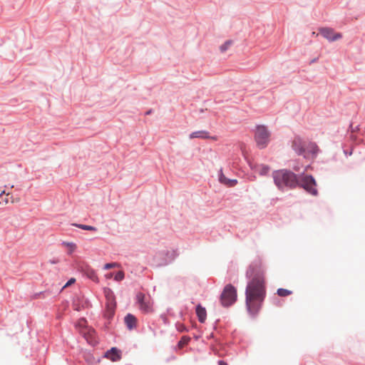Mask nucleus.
Wrapping results in <instances>:
<instances>
[{
  "mask_svg": "<svg viewBox=\"0 0 365 365\" xmlns=\"http://www.w3.org/2000/svg\"><path fill=\"white\" fill-rule=\"evenodd\" d=\"M251 169L260 175H266L270 170V168L263 164H250Z\"/></svg>",
  "mask_w": 365,
  "mask_h": 365,
  "instance_id": "9b49d317",
  "label": "nucleus"
},
{
  "mask_svg": "<svg viewBox=\"0 0 365 365\" xmlns=\"http://www.w3.org/2000/svg\"><path fill=\"white\" fill-rule=\"evenodd\" d=\"M298 185L312 195H317L318 193L316 181L312 175H304L299 179Z\"/></svg>",
  "mask_w": 365,
  "mask_h": 365,
  "instance_id": "423d86ee",
  "label": "nucleus"
},
{
  "mask_svg": "<svg viewBox=\"0 0 365 365\" xmlns=\"http://www.w3.org/2000/svg\"><path fill=\"white\" fill-rule=\"evenodd\" d=\"M190 341V337L188 336H182L180 341L178 342L179 348H182L185 345L187 344Z\"/></svg>",
  "mask_w": 365,
  "mask_h": 365,
  "instance_id": "4be33fe9",
  "label": "nucleus"
},
{
  "mask_svg": "<svg viewBox=\"0 0 365 365\" xmlns=\"http://www.w3.org/2000/svg\"><path fill=\"white\" fill-rule=\"evenodd\" d=\"M73 226L79 227L84 230L96 231L97 228L90 225H81V224H73Z\"/></svg>",
  "mask_w": 365,
  "mask_h": 365,
  "instance_id": "aec40b11",
  "label": "nucleus"
},
{
  "mask_svg": "<svg viewBox=\"0 0 365 365\" xmlns=\"http://www.w3.org/2000/svg\"><path fill=\"white\" fill-rule=\"evenodd\" d=\"M270 133L264 125H257L255 132V140L259 148H266L269 142Z\"/></svg>",
  "mask_w": 365,
  "mask_h": 365,
  "instance_id": "20e7f679",
  "label": "nucleus"
},
{
  "mask_svg": "<svg viewBox=\"0 0 365 365\" xmlns=\"http://www.w3.org/2000/svg\"><path fill=\"white\" fill-rule=\"evenodd\" d=\"M106 277H107L108 278H110V277H112V274H110L107 275Z\"/></svg>",
  "mask_w": 365,
  "mask_h": 365,
  "instance_id": "7c9ffc66",
  "label": "nucleus"
},
{
  "mask_svg": "<svg viewBox=\"0 0 365 365\" xmlns=\"http://www.w3.org/2000/svg\"><path fill=\"white\" fill-rule=\"evenodd\" d=\"M109 290L108 293H106V296L107 297V304H106V311L105 312V316L107 318H110L113 316L115 312V302H114V297L112 293H110Z\"/></svg>",
  "mask_w": 365,
  "mask_h": 365,
  "instance_id": "1a4fd4ad",
  "label": "nucleus"
},
{
  "mask_svg": "<svg viewBox=\"0 0 365 365\" xmlns=\"http://www.w3.org/2000/svg\"><path fill=\"white\" fill-rule=\"evenodd\" d=\"M292 148L299 154L304 155V158H309L308 153H306L304 143L299 138H295L292 142Z\"/></svg>",
  "mask_w": 365,
  "mask_h": 365,
  "instance_id": "9d476101",
  "label": "nucleus"
},
{
  "mask_svg": "<svg viewBox=\"0 0 365 365\" xmlns=\"http://www.w3.org/2000/svg\"><path fill=\"white\" fill-rule=\"evenodd\" d=\"M219 365H228L225 361H219L218 362Z\"/></svg>",
  "mask_w": 365,
  "mask_h": 365,
  "instance_id": "cd10ccee",
  "label": "nucleus"
},
{
  "mask_svg": "<svg viewBox=\"0 0 365 365\" xmlns=\"http://www.w3.org/2000/svg\"><path fill=\"white\" fill-rule=\"evenodd\" d=\"M292 293V291L286 289L279 288L277 289V294L280 297H287V296L290 295Z\"/></svg>",
  "mask_w": 365,
  "mask_h": 365,
  "instance_id": "412c9836",
  "label": "nucleus"
},
{
  "mask_svg": "<svg viewBox=\"0 0 365 365\" xmlns=\"http://www.w3.org/2000/svg\"><path fill=\"white\" fill-rule=\"evenodd\" d=\"M105 356L112 361H117L120 359V351L117 348L113 347L106 353Z\"/></svg>",
  "mask_w": 365,
  "mask_h": 365,
  "instance_id": "f8f14e48",
  "label": "nucleus"
},
{
  "mask_svg": "<svg viewBox=\"0 0 365 365\" xmlns=\"http://www.w3.org/2000/svg\"><path fill=\"white\" fill-rule=\"evenodd\" d=\"M319 148L315 143H310L306 148V153L309 154V158H313L317 154Z\"/></svg>",
  "mask_w": 365,
  "mask_h": 365,
  "instance_id": "f3484780",
  "label": "nucleus"
},
{
  "mask_svg": "<svg viewBox=\"0 0 365 365\" xmlns=\"http://www.w3.org/2000/svg\"><path fill=\"white\" fill-rule=\"evenodd\" d=\"M56 262H58V261H56H56H52L51 262V263H56Z\"/></svg>",
  "mask_w": 365,
  "mask_h": 365,
  "instance_id": "2f4dec72",
  "label": "nucleus"
},
{
  "mask_svg": "<svg viewBox=\"0 0 365 365\" xmlns=\"http://www.w3.org/2000/svg\"><path fill=\"white\" fill-rule=\"evenodd\" d=\"M76 282V279L75 278H71L68 282L67 283L63 286V288H66L71 284H73V283H75Z\"/></svg>",
  "mask_w": 365,
  "mask_h": 365,
  "instance_id": "a878e982",
  "label": "nucleus"
},
{
  "mask_svg": "<svg viewBox=\"0 0 365 365\" xmlns=\"http://www.w3.org/2000/svg\"><path fill=\"white\" fill-rule=\"evenodd\" d=\"M209 134L207 131L205 130H199L192 133L190 135V138H209Z\"/></svg>",
  "mask_w": 365,
  "mask_h": 365,
  "instance_id": "a211bd4d",
  "label": "nucleus"
},
{
  "mask_svg": "<svg viewBox=\"0 0 365 365\" xmlns=\"http://www.w3.org/2000/svg\"><path fill=\"white\" fill-rule=\"evenodd\" d=\"M83 272L87 277H88L93 282H98V277L96 273V271L93 269H92L91 267H90L89 266H86L83 268Z\"/></svg>",
  "mask_w": 365,
  "mask_h": 365,
  "instance_id": "ddd939ff",
  "label": "nucleus"
},
{
  "mask_svg": "<svg viewBox=\"0 0 365 365\" xmlns=\"http://www.w3.org/2000/svg\"><path fill=\"white\" fill-rule=\"evenodd\" d=\"M123 278H124V273L122 271L118 272L115 276V279L116 281H121Z\"/></svg>",
  "mask_w": 365,
  "mask_h": 365,
  "instance_id": "b1692460",
  "label": "nucleus"
},
{
  "mask_svg": "<svg viewBox=\"0 0 365 365\" xmlns=\"http://www.w3.org/2000/svg\"><path fill=\"white\" fill-rule=\"evenodd\" d=\"M124 320L128 329L131 330L133 328L136 327L137 319L133 314H127Z\"/></svg>",
  "mask_w": 365,
  "mask_h": 365,
  "instance_id": "2eb2a0df",
  "label": "nucleus"
},
{
  "mask_svg": "<svg viewBox=\"0 0 365 365\" xmlns=\"http://www.w3.org/2000/svg\"><path fill=\"white\" fill-rule=\"evenodd\" d=\"M136 297L139 308L143 313H151L153 312V302L150 297H146L143 293H138Z\"/></svg>",
  "mask_w": 365,
  "mask_h": 365,
  "instance_id": "0eeeda50",
  "label": "nucleus"
},
{
  "mask_svg": "<svg viewBox=\"0 0 365 365\" xmlns=\"http://www.w3.org/2000/svg\"><path fill=\"white\" fill-rule=\"evenodd\" d=\"M76 327L88 343L92 344L94 341L96 332L94 329L88 327L85 319H79Z\"/></svg>",
  "mask_w": 365,
  "mask_h": 365,
  "instance_id": "39448f33",
  "label": "nucleus"
},
{
  "mask_svg": "<svg viewBox=\"0 0 365 365\" xmlns=\"http://www.w3.org/2000/svg\"><path fill=\"white\" fill-rule=\"evenodd\" d=\"M219 180L222 184H224L227 187H234L237 185V181L235 179H228L225 177V175L222 173V172H220V174L219 175Z\"/></svg>",
  "mask_w": 365,
  "mask_h": 365,
  "instance_id": "4468645a",
  "label": "nucleus"
},
{
  "mask_svg": "<svg viewBox=\"0 0 365 365\" xmlns=\"http://www.w3.org/2000/svg\"><path fill=\"white\" fill-rule=\"evenodd\" d=\"M246 275L251 279L245 291L246 306L248 312L255 315L260 309L266 294L264 270L262 262H252L248 267Z\"/></svg>",
  "mask_w": 365,
  "mask_h": 365,
  "instance_id": "f257e3e1",
  "label": "nucleus"
},
{
  "mask_svg": "<svg viewBox=\"0 0 365 365\" xmlns=\"http://www.w3.org/2000/svg\"><path fill=\"white\" fill-rule=\"evenodd\" d=\"M319 31V34L329 41H335L342 38L341 33H336L331 28L322 27Z\"/></svg>",
  "mask_w": 365,
  "mask_h": 365,
  "instance_id": "6e6552de",
  "label": "nucleus"
},
{
  "mask_svg": "<svg viewBox=\"0 0 365 365\" xmlns=\"http://www.w3.org/2000/svg\"><path fill=\"white\" fill-rule=\"evenodd\" d=\"M312 35L314 36H318V34H316L314 31H313L312 33Z\"/></svg>",
  "mask_w": 365,
  "mask_h": 365,
  "instance_id": "c85d7f7f",
  "label": "nucleus"
},
{
  "mask_svg": "<svg viewBox=\"0 0 365 365\" xmlns=\"http://www.w3.org/2000/svg\"><path fill=\"white\" fill-rule=\"evenodd\" d=\"M177 329L180 332L186 331L185 327L182 324H177Z\"/></svg>",
  "mask_w": 365,
  "mask_h": 365,
  "instance_id": "bb28decb",
  "label": "nucleus"
},
{
  "mask_svg": "<svg viewBox=\"0 0 365 365\" xmlns=\"http://www.w3.org/2000/svg\"><path fill=\"white\" fill-rule=\"evenodd\" d=\"M196 314L198 317L199 321L201 323H204L206 319L207 312L204 307L201 305H197L196 308Z\"/></svg>",
  "mask_w": 365,
  "mask_h": 365,
  "instance_id": "dca6fc26",
  "label": "nucleus"
},
{
  "mask_svg": "<svg viewBox=\"0 0 365 365\" xmlns=\"http://www.w3.org/2000/svg\"><path fill=\"white\" fill-rule=\"evenodd\" d=\"M237 289L231 284H227L220 295V302L223 307H227L237 300Z\"/></svg>",
  "mask_w": 365,
  "mask_h": 365,
  "instance_id": "7ed1b4c3",
  "label": "nucleus"
},
{
  "mask_svg": "<svg viewBox=\"0 0 365 365\" xmlns=\"http://www.w3.org/2000/svg\"><path fill=\"white\" fill-rule=\"evenodd\" d=\"M274 182L280 190L295 188L299 184V179L293 172L282 169L272 173Z\"/></svg>",
  "mask_w": 365,
  "mask_h": 365,
  "instance_id": "f03ea898",
  "label": "nucleus"
},
{
  "mask_svg": "<svg viewBox=\"0 0 365 365\" xmlns=\"http://www.w3.org/2000/svg\"><path fill=\"white\" fill-rule=\"evenodd\" d=\"M231 43H232L231 41H226L224 44H222L220 46V51L222 52L225 51L230 46Z\"/></svg>",
  "mask_w": 365,
  "mask_h": 365,
  "instance_id": "5701e85b",
  "label": "nucleus"
},
{
  "mask_svg": "<svg viewBox=\"0 0 365 365\" xmlns=\"http://www.w3.org/2000/svg\"><path fill=\"white\" fill-rule=\"evenodd\" d=\"M5 194V191L3 190L1 192V193L0 194V205H6L9 203V202L10 201V197H9V194L7 193L6 195H4Z\"/></svg>",
  "mask_w": 365,
  "mask_h": 365,
  "instance_id": "6ab92c4d",
  "label": "nucleus"
},
{
  "mask_svg": "<svg viewBox=\"0 0 365 365\" xmlns=\"http://www.w3.org/2000/svg\"><path fill=\"white\" fill-rule=\"evenodd\" d=\"M68 245L71 247H75V245L73 243H68Z\"/></svg>",
  "mask_w": 365,
  "mask_h": 365,
  "instance_id": "c756f323",
  "label": "nucleus"
},
{
  "mask_svg": "<svg viewBox=\"0 0 365 365\" xmlns=\"http://www.w3.org/2000/svg\"><path fill=\"white\" fill-rule=\"evenodd\" d=\"M118 267V264H117L115 262L107 263V264H106L104 265V269H109L114 268V267Z\"/></svg>",
  "mask_w": 365,
  "mask_h": 365,
  "instance_id": "393cba45",
  "label": "nucleus"
}]
</instances>
